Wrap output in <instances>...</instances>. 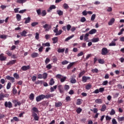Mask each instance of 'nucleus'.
Here are the masks:
<instances>
[{
	"instance_id": "f257e3e1",
	"label": "nucleus",
	"mask_w": 124,
	"mask_h": 124,
	"mask_svg": "<svg viewBox=\"0 0 124 124\" xmlns=\"http://www.w3.org/2000/svg\"><path fill=\"white\" fill-rule=\"evenodd\" d=\"M45 98V96L43 94L40 95L39 96H38L36 98V100L38 102L39 101H40V100H42V99H44Z\"/></svg>"
},
{
	"instance_id": "f03ea898",
	"label": "nucleus",
	"mask_w": 124,
	"mask_h": 124,
	"mask_svg": "<svg viewBox=\"0 0 124 124\" xmlns=\"http://www.w3.org/2000/svg\"><path fill=\"white\" fill-rule=\"evenodd\" d=\"M107 54H108V49L105 47L103 48L102 49V55L105 56L106 55H107Z\"/></svg>"
},
{
	"instance_id": "7ed1b4c3",
	"label": "nucleus",
	"mask_w": 124,
	"mask_h": 124,
	"mask_svg": "<svg viewBox=\"0 0 124 124\" xmlns=\"http://www.w3.org/2000/svg\"><path fill=\"white\" fill-rule=\"evenodd\" d=\"M5 107H8L9 108H11L12 107V104L10 102H5Z\"/></svg>"
},
{
	"instance_id": "20e7f679",
	"label": "nucleus",
	"mask_w": 124,
	"mask_h": 124,
	"mask_svg": "<svg viewBox=\"0 0 124 124\" xmlns=\"http://www.w3.org/2000/svg\"><path fill=\"white\" fill-rule=\"evenodd\" d=\"M32 117H33L34 120H35V121H38L39 120V118L38 116H37V114L36 113H35V112H32Z\"/></svg>"
},
{
	"instance_id": "39448f33",
	"label": "nucleus",
	"mask_w": 124,
	"mask_h": 124,
	"mask_svg": "<svg viewBox=\"0 0 124 124\" xmlns=\"http://www.w3.org/2000/svg\"><path fill=\"white\" fill-rule=\"evenodd\" d=\"M115 22V18H112L110 21L108 22V26H112L113 24Z\"/></svg>"
},
{
	"instance_id": "423d86ee",
	"label": "nucleus",
	"mask_w": 124,
	"mask_h": 124,
	"mask_svg": "<svg viewBox=\"0 0 124 124\" xmlns=\"http://www.w3.org/2000/svg\"><path fill=\"white\" fill-rule=\"evenodd\" d=\"M21 69H22V70H23V71L28 70V69H30V65H28V66H23L21 67Z\"/></svg>"
},
{
	"instance_id": "0eeeda50",
	"label": "nucleus",
	"mask_w": 124,
	"mask_h": 124,
	"mask_svg": "<svg viewBox=\"0 0 124 124\" xmlns=\"http://www.w3.org/2000/svg\"><path fill=\"white\" fill-rule=\"evenodd\" d=\"M45 96V98H51V97H53V96H54V94H48L46 95H44Z\"/></svg>"
},
{
	"instance_id": "6e6552de",
	"label": "nucleus",
	"mask_w": 124,
	"mask_h": 124,
	"mask_svg": "<svg viewBox=\"0 0 124 124\" xmlns=\"http://www.w3.org/2000/svg\"><path fill=\"white\" fill-rule=\"evenodd\" d=\"M24 20H25V24H28L31 22V17H28V18H25Z\"/></svg>"
},
{
	"instance_id": "1a4fd4ad",
	"label": "nucleus",
	"mask_w": 124,
	"mask_h": 124,
	"mask_svg": "<svg viewBox=\"0 0 124 124\" xmlns=\"http://www.w3.org/2000/svg\"><path fill=\"white\" fill-rule=\"evenodd\" d=\"M6 79H7V80H11L12 81V82H14V80H15V78H14L11 77L9 76H8L6 77Z\"/></svg>"
},
{
	"instance_id": "9d476101",
	"label": "nucleus",
	"mask_w": 124,
	"mask_h": 124,
	"mask_svg": "<svg viewBox=\"0 0 124 124\" xmlns=\"http://www.w3.org/2000/svg\"><path fill=\"white\" fill-rule=\"evenodd\" d=\"M15 62H16V60L11 61L7 64V65H12V64H14Z\"/></svg>"
},
{
	"instance_id": "9b49d317",
	"label": "nucleus",
	"mask_w": 124,
	"mask_h": 124,
	"mask_svg": "<svg viewBox=\"0 0 124 124\" xmlns=\"http://www.w3.org/2000/svg\"><path fill=\"white\" fill-rule=\"evenodd\" d=\"M56 8V6L52 5L50 6L49 9L47 10V12H50L52 9H55Z\"/></svg>"
},
{
	"instance_id": "f8f14e48",
	"label": "nucleus",
	"mask_w": 124,
	"mask_h": 124,
	"mask_svg": "<svg viewBox=\"0 0 124 124\" xmlns=\"http://www.w3.org/2000/svg\"><path fill=\"white\" fill-rule=\"evenodd\" d=\"M89 35H90V34H89V33H87L85 34L84 36V40H85V41H87V42H89V41H88L89 40V37H88Z\"/></svg>"
},
{
	"instance_id": "ddd939ff",
	"label": "nucleus",
	"mask_w": 124,
	"mask_h": 124,
	"mask_svg": "<svg viewBox=\"0 0 124 124\" xmlns=\"http://www.w3.org/2000/svg\"><path fill=\"white\" fill-rule=\"evenodd\" d=\"M96 32V30L95 29H92L88 33L89 34H93V33H95Z\"/></svg>"
},
{
	"instance_id": "4468645a",
	"label": "nucleus",
	"mask_w": 124,
	"mask_h": 124,
	"mask_svg": "<svg viewBox=\"0 0 124 124\" xmlns=\"http://www.w3.org/2000/svg\"><path fill=\"white\" fill-rule=\"evenodd\" d=\"M31 57H32V58H36V57H38V53L36 52H33L31 54Z\"/></svg>"
},
{
	"instance_id": "2eb2a0df",
	"label": "nucleus",
	"mask_w": 124,
	"mask_h": 124,
	"mask_svg": "<svg viewBox=\"0 0 124 124\" xmlns=\"http://www.w3.org/2000/svg\"><path fill=\"white\" fill-rule=\"evenodd\" d=\"M53 44H55V43H57L58 42V37H54L52 39Z\"/></svg>"
},
{
	"instance_id": "dca6fc26",
	"label": "nucleus",
	"mask_w": 124,
	"mask_h": 124,
	"mask_svg": "<svg viewBox=\"0 0 124 124\" xmlns=\"http://www.w3.org/2000/svg\"><path fill=\"white\" fill-rule=\"evenodd\" d=\"M62 105V104L60 102L55 103V107H61Z\"/></svg>"
},
{
	"instance_id": "f3484780",
	"label": "nucleus",
	"mask_w": 124,
	"mask_h": 124,
	"mask_svg": "<svg viewBox=\"0 0 124 124\" xmlns=\"http://www.w3.org/2000/svg\"><path fill=\"white\" fill-rule=\"evenodd\" d=\"M91 41L93 42H98L99 41V38H93L91 40Z\"/></svg>"
},
{
	"instance_id": "a211bd4d",
	"label": "nucleus",
	"mask_w": 124,
	"mask_h": 124,
	"mask_svg": "<svg viewBox=\"0 0 124 124\" xmlns=\"http://www.w3.org/2000/svg\"><path fill=\"white\" fill-rule=\"evenodd\" d=\"M27 32L26 31H23L21 33H20V34L22 36H27Z\"/></svg>"
},
{
	"instance_id": "6ab92c4d",
	"label": "nucleus",
	"mask_w": 124,
	"mask_h": 124,
	"mask_svg": "<svg viewBox=\"0 0 124 124\" xmlns=\"http://www.w3.org/2000/svg\"><path fill=\"white\" fill-rule=\"evenodd\" d=\"M6 58L4 57V56H3V54H2L1 55H0V60L1 61H5Z\"/></svg>"
},
{
	"instance_id": "aec40b11",
	"label": "nucleus",
	"mask_w": 124,
	"mask_h": 124,
	"mask_svg": "<svg viewBox=\"0 0 124 124\" xmlns=\"http://www.w3.org/2000/svg\"><path fill=\"white\" fill-rule=\"evenodd\" d=\"M7 38V35L5 34L0 35V38H2V39H6Z\"/></svg>"
},
{
	"instance_id": "412c9836",
	"label": "nucleus",
	"mask_w": 124,
	"mask_h": 124,
	"mask_svg": "<svg viewBox=\"0 0 124 124\" xmlns=\"http://www.w3.org/2000/svg\"><path fill=\"white\" fill-rule=\"evenodd\" d=\"M55 84V81H54V79L51 78L49 82V85L50 86H53Z\"/></svg>"
},
{
	"instance_id": "4be33fe9",
	"label": "nucleus",
	"mask_w": 124,
	"mask_h": 124,
	"mask_svg": "<svg viewBox=\"0 0 124 124\" xmlns=\"http://www.w3.org/2000/svg\"><path fill=\"white\" fill-rule=\"evenodd\" d=\"M26 1H27V0H17L16 2L18 3H24Z\"/></svg>"
},
{
	"instance_id": "5701e85b",
	"label": "nucleus",
	"mask_w": 124,
	"mask_h": 124,
	"mask_svg": "<svg viewBox=\"0 0 124 124\" xmlns=\"http://www.w3.org/2000/svg\"><path fill=\"white\" fill-rule=\"evenodd\" d=\"M70 82L72 84H75V83H76V79H75V78H71Z\"/></svg>"
},
{
	"instance_id": "b1692460",
	"label": "nucleus",
	"mask_w": 124,
	"mask_h": 124,
	"mask_svg": "<svg viewBox=\"0 0 124 124\" xmlns=\"http://www.w3.org/2000/svg\"><path fill=\"white\" fill-rule=\"evenodd\" d=\"M57 14H58V15H59V16H62V15L63 12H62V11H61V10H58L57 11Z\"/></svg>"
},
{
	"instance_id": "393cba45",
	"label": "nucleus",
	"mask_w": 124,
	"mask_h": 124,
	"mask_svg": "<svg viewBox=\"0 0 124 124\" xmlns=\"http://www.w3.org/2000/svg\"><path fill=\"white\" fill-rule=\"evenodd\" d=\"M85 73L86 72L85 71H83L82 72H80L78 75V77L79 78L80 77H82V76H83V75H84V74H85Z\"/></svg>"
},
{
	"instance_id": "a878e982",
	"label": "nucleus",
	"mask_w": 124,
	"mask_h": 124,
	"mask_svg": "<svg viewBox=\"0 0 124 124\" xmlns=\"http://www.w3.org/2000/svg\"><path fill=\"white\" fill-rule=\"evenodd\" d=\"M95 102L96 103H102V100L101 99H97L95 100Z\"/></svg>"
},
{
	"instance_id": "bb28decb",
	"label": "nucleus",
	"mask_w": 124,
	"mask_h": 124,
	"mask_svg": "<svg viewBox=\"0 0 124 124\" xmlns=\"http://www.w3.org/2000/svg\"><path fill=\"white\" fill-rule=\"evenodd\" d=\"M30 99H31V100H33L34 98V95L33 94V93H31L30 94V97H29Z\"/></svg>"
},
{
	"instance_id": "cd10ccee",
	"label": "nucleus",
	"mask_w": 124,
	"mask_h": 124,
	"mask_svg": "<svg viewBox=\"0 0 124 124\" xmlns=\"http://www.w3.org/2000/svg\"><path fill=\"white\" fill-rule=\"evenodd\" d=\"M105 110H106V105H103L102 107V108L101 109V111L104 112Z\"/></svg>"
},
{
	"instance_id": "c85d7f7f",
	"label": "nucleus",
	"mask_w": 124,
	"mask_h": 124,
	"mask_svg": "<svg viewBox=\"0 0 124 124\" xmlns=\"http://www.w3.org/2000/svg\"><path fill=\"white\" fill-rule=\"evenodd\" d=\"M47 76H48V74L46 73H44L43 74V79H46L47 78Z\"/></svg>"
},
{
	"instance_id": "c756f323",
	"label": "nucleus",
	"mask_w": 124,
	"mask_h": 124,
	"mask_svg": "<svg viewBox=\"0 0 124 124\" xmlns=\"http://www.w3.org/2000/svg\"><path fill=\"white\" fill-rule=\"evenodd\" d=\"M74 37V35H72L68 37H67V38L65 39V41H68V40H69L70 39H71V38H72V37Z\"/></svg>"
},
{
	"instance_id": "7c9ffc66",
	"label": "nucleus",
	"mask_w": 124,
	"mask_h": 124,
	"mask_svg": "<svg viewBox=\"0 0 124 124\" xmlns=\"http://www.w3.org/2000/svg\"><path fill=\"white\" fill-rule=\"evenodd\" d=\"M85 88L86 90H90V89L92 88V85L88 84L86 86Z\"/></svg>"
},
{
	"instance_id": "2f4dec72",
	"label": "nucleus",
	"mask_w": 124,
	"mask_h": 124,
	"mask_svg": "<svg viewBox=\"0 0 124 124\" xmlns=\"http://www.w3.org/2000/svg\"><path fill=\"white\" fill-rule=\"evenodd\" d=\"M14 77H15V78H16V79H19V78H20V77H19V75H18L17 73H15L14 74Z\"/></svg>"
},
{
	"instance_id": "473e14b6",
	"label": "nucleus",
	"mask_w": 124,
	"mask_h": 124,
	"mask_svg": "<svg viewBox=\"0 0 124 124\" xmlns=\"http://www.w3.org/2000/svg\"><path fill=\"white\" fill-rule=\"evenodd\" d=\"M74 64V62H72L70 63V64L68 65V66H67V69H70V68L73 66V65Z\"/></svg>"
},
{
	"instance_id": "72a5a7b5",
	"label": "nucleus",
	"mask_w": 124,
	"mask_h": 124,
	"mask_svg": "<svg viewBox=\"0 0 124 124\" xmlns=\"http://www.w3.org/2000/svg\"><path fill=\"white\" fill-rule=\"evenodd\" d=\"M58 53H63L64 52V48H62V49H58Z\"/></svg>"
},
{
	"instance_id": "f704fd0d",
	"label": "nucleus",
	"mask_w": 124,
	"mask_h": 124,
	"mask_svg": "<svg viewBox=\"0 0 124 124\" xmlns=\"http://www.w3.org/2000/svg\"><path fill=\"white\" fill-rule=\"evenodd\" d=\"M42 45H43V46L44 47H45V46H47V47H49V46H50V43H45V44L43 43V44H42Z\"/></svg>"
},
{
	"instance_id": "c9c22d12",
	"label": "nucleus",
	"mask_w": 124,
	"mask_h": 124,
	"mask_svg": "<svg viewBox=\"0 0 124 124\" xmlns=\"http://www.w3.org/2000/svg\"><path fill=\"white\" fill-rule=\"evenodd\" d=\"M21 15L19 14H17L16 15V19L18 21H20L21 20Z\"/></svg>"
},
{
	"instance_id": "e433bc0d",
	"label": "nucleus",
	"mask_w": 124,
	"mask_h": 124,
	"mask_svg": "<svg viewBox=\"0 0 124 124\" xmlns=\"http://www.w3.org/2000/svg\"><path fill=\"white\" fill-rule=\"evenodd\" d=\"M38 25V22H32L31 24V27H35V26H37Z\"/></svg>"
},
{
	"instance_id": "4c0bfd02",
	"label": "nucleus",
	"mask_w": 124,
	"mask_h": 124,
	"mask_svg": "<svg viewBox=\"0 0 124 124\" xmlns=\"http://www.w3.org/2000/svg\"><path fill=\"white\" fill-rule=\"evenodd\" d=\"M95 14H93L91 16V21H94V19H95Z\"/></svg>"
},
{
	"instance_id": "58836bf2",
	"label": "nucleus",
	"mask_w": 124,
	"mask_h": 124,
	"mask_svg": "<svg viewBox=\"0 0 124 124\" xmlns=\"http://www.w3.org/2000/svg\"><path fill=\"white\" fill-rule=\"evenodd\" d=\"M56 89H57V85L53 86V87L50 88L51 92H54V91H55V90H56Z\"/></svg>"
},
{
	"instance_id": "ea45409f",
	"label": "nucleus",
	"mask_w": 124,
	"mask_h": 124,
	"mask_svg": "<svg viewBox=\"0 0 124 124\" xmlns=\"http://www.w3.org/2000/svg\"><path fill=\"white\" fill-rule=\"evenodd\" d=\"M98 61L99 63H101L102 64H103V63H104L105 62L104 60H103V59H99Z\"/></svg>"
},
{
	"instance_id": "a19ab883",
	"label": "nucleus",
	"mask_w": 124,
	"mask_h": 124,
	"mask_svg": "<svg viewBox=\"0 0 124 124\" xmlns=\"http://www.w3.org/2000/svg\"><path fill=\"white\" fill-rule=\"evenodd\" d=\"M115 113L116 112H115V110H114V109H112L109 114L111 115H115Z\"/></svg>"
},
{
	"instance_id": "79ce46f5",
	"label": "nucleus",
	"mask_w": 124,
	"mask_h": 124,
	"mask_svg": "<svg viewBox=\"0 0 124 124\" xmlns=\"http://www.w3.org/2000/svg\"><path fill=\"white\" fill-rule=\"evenodd\" d=\"M63 7H64V9H68V8L69 7L68 6V5H67V4L64 3V4L63 5Z\"/></svg>"
},
{
	"instance_id": "37998d69",
	"label": "nucleus",
	"mask_w": 124,
	"mask_h": 124,
	"mask_svg": "<svg viewBox=\"0 0 124 124\" xmlns=\"http://www.w3.org/2000/svg\"><path fill=\"white\" fill-rule=\"evenodd\" d=\"M14 121H16V122H17V121H19V119H18V118H17L16 117H14L13 118V119H12V120H11V121L12 122H13Z\"/></svg>"
},
{
	"instance_id": "c03bdc74",
	"label": "nucleus",
	"mask_w": 124,
	"mask_h": 124,
	"mask_svg": "<svg viewBox=\"0 0 124 124\" xmlns=\"http://www.w3.org/2000/svg\"><path fill=\"white\" fill-rule=\"evenodd\" d=\"M35 38L37 39V40H38V39H39V33H38V32H36Z\"/></svg>"
},
{
	"instance_id": "a18cd8bd",
	"label": "nucleus",
	"mask_w": 124,
	"mask_h": 124,
	"mask_svg": "<svg viewBox=\"0 0 124 124\" xmlns=\"http://www.w3.org/2000/svg\"><path fill=\"white\" fill-rule=\"evenodd\" d=\"M80 22L82 23H84V22H86V18L85 17H82L80 19Z\"/></svg>"
},
{
	"instance_id": "49530a36",
	"label": "nucleus",
	"mask_w": 124,
	"mask_h": 124,
	"mask_svg": "<svg viewBox=\"0 0 124 124\" xmlns=\"http://www.w3.org/2000/svg\"><path fill=\"white\" fill-rule=\"evenodd\" d=\"M62 30H59V31H58V32L56 33L55 35H60V34H62Z\"/></svg>"
},
{
	"instance_id": "de8ad7c7",
	"label": "nucleus",
	"mask_w": 124,
	"mask_h": 124,
	"mask_svg": "<svg viewBox=\"0 0 124 124\" xmlns=\"http://www.w3.org/2000/svg\"><path fill=\"white\" fill-rule=\"evenodd\" d=\"M77 112L78 113V114H80V112H82V108H78L77 109Z\"/></svg>"
},
{
	"instance_id": "09e8293b",
	"label": "nucleus",
	"mask_w": 124,
	"mask_h": 124,
	"mask_svg": "<svg viewBox=\"0 0 124 124\" xmlns=\"http://www.w3.org/2000/svg\"><path fill=\"white\" fill-rule=\"evenodd\" d=\"M68 62H69L68 61L65 60V61L62 62V64L63 65H64V64H67V63H68Z\"/></svg>"
},
{
	"instance_id": "8fccbe9b",
	"label": "nucleus",
	"mask_w": 124,
	"mask_h": 124,
	"mask_svg": "<svg viewBox=\"0 0 124 124\" xmlns=\"http://www.w3.org/2000/svg\"><path fill=\"white\" fill-rule=\"evenodd\" d=\"M42 83H43V81L42 80H38L37 81H36L35 82V84H36L37 85L38 84H40L41 85H42Z\"/></svg>"
},
{
	"instance_id": "3c124183",
	"label": "nucleus",
	"mask_w": 124,
	"mask_h": 124,
	"mask_svg": "<svg viewBox=\"0 0 124 124\" xmlns=\"http://www.w3.org/2000/svg\"><path fill=\"white\" fill-rule=\"evenodd\" d=\"M3 97H4V94L3 93L0 94V100H2L3 99Z\"/></svg>"
},
{
	"instance_id": "603ef678",
	"label": "nucleus",
	"mask_w": 124,
	"mask_h": 124,
	"mask_svg": "<svg viewBox=\"0 0 124 124\" xmlns=\"http://www.w3.org/2000/svg\"><path fill=\"white\" fill-rule=\"evenodd\" d=\"M82 82H87V77L86 76H83L82 77Z\"/></svg>"
},
{
	"instance_id": "864d4df0",
	"label": "nucleus",
	"mask_w": 124,
	"mask_h": 124,
	"mask_svg": "<svg viewBox=\"0 0 124 124\" xmlns=\"http://www.w3.org/2000/svg\"><path fill=\"white\" fill-rule=\"evenodd\" d=\"M66 80V77H64L62 78L61 79V82L62 83L63 82H64Z\"/></svg>"
},
{
	"instance_id": "5fc2aeb1",
	"label": "nucleus",
	"mask_w": 124,
	"mask_h": 124,
	"mask_svg": "<svg viewBox=\"0 0 124 124\" xmlns=\"http://www.w3.org/2000/svg\"><path fill=\"white\" fill-rule=\"evenodd\" d=\"M64 89L65 91H67V90L69 89V86L68 85H65Z\"/></svg>"
},
{
	"instance_id": "6e6d98bb",
	"label": "nucleus",
	"mask_w": 124,
	"mask_h": 124,
	"mask_svg": "<svg viewBox=\"0 0 124 124\" xmlns=\"http://www.w3.org/2000/svg\"><path fill=\"white\" fill-rule=\"evenodd\" d=\"M13 92L14 94H16L17 93V90H16V88H13Z\"/></svg>"
},
{
	"instance_id": "4d7b16f0",
	"label": "nucleus",
	"mask_w": 124,
	"mask_h": 124,
	"mask_svg": "<svg viewBox=\"0 0 124 124\" xmlns=\"http://www.w3.org/2000/svg\"><path fill=\"white\" fill-rule=\"evenodd\" d=\"M11 83L10 82H9L7 85V90H9V88H11Z\"/></svg>"
},
{
	"instance_id": "13d9d810",
	"label": "nucleus",
	"mask_w": 124,
	"mask_h": 124,
	"mask_svg": "<svg viewBox=\"0 0 124 124\" xmlns=\"http://www.w3.org/2000/svg\"><path fill=\"white\" fill-rule=\"evenodd\" d=\"M70 29H71V25H70L69 24L67 25V29L68 31H70Z\"/></svg>"
},
{
	"instance_id": "bf43d9fd",
	"label": "nucleus",
	"mask_w": 124,
	"mask_h": 124,
	"mask_svg": "<svg viewBox=\"0 0 124 124\" xmlns=\"http://www.w3.org/2000/svg\"><path fill=\"white\" fill-rule=\"evenodd\" d=\"M46 64H48V62H50V59L49 58H46L45 61Z\"/></svg>"
},
{
	"instance_id": "052dcab7",
	"label": "nucleus",
	"mask_w": 124,
	"mask_h": 124,
	"mask_svg": "<svg viewBox=\"0 0 124 124\" xmlns=\"http://www.w3.org/2000/svg\"><path fill=\"white\" fill-rule=\"evenodd\" d=\"M52 65H51V64H49L46 66V68H47L48 69H51L52 68Z\"/></svg>"
},
{
	"instance_id": "680f3d73",
	"label": "nucleus",
	"mask_w": 124,
	"mask_h": 124,
	"mask_svg": "<svg viewBox=\"0 0 124 124\" xmlns=\"http://www.w3.org/2000/svg\"><path fill=\"white\" fill-rule=\"evenodd\" d=\"M77 104V105H81V99H78Z\"/></svg>"
},
{
	"instance_id": "e2e57ef3",
	"label": "nucleus",
	"mask_w": 124,
	"mask_h": 124,
	"mask_svg": "<svg viewBox=\"0 0 124 124\" xmlns=\"http://www.w3.org/2000/svg\"><path fill=\"white\" fill-rule=\"evenodd\" d=\"M92 72H95L96 73H97V72H98V69L95 68L94 69H92Z\"/></svg>"
},
{
	"instance_id": "0e129e2a",
	"label": "nucleus",
	"mask_w": 124,
	"mask_h": 124,
	"mask_svg": "<svg viewBox=\"0 0 124 124\" xmlns=\"http://www.w3.org/2000/svg\"><path fill=\"white\" fill-rule=\"evenodd\" d=\"M118 121L119 122H123V121H124V117L118 118Z\"/></svg>"
},
{
	"instance_id": "69168bd1",
	"label": "nucleus",
	"mask_w": 124,
	"mask_h": 124,
	"mask_svg": "<svg viewBox=\"0 0 124 124\" xmlns=\"http://www.w3.org/2000/svg\"><path fill=\"white\" fill-rule=\"evenodd\" d=\"M109 46H116V43L112 42L111 43L109 44Z\"/></svg>"
},
{
	"instance_id": "338daca9",
	"label": "nucleus",
	"mask_w": 124,
	"mask_h": 124,
	"mask_svg": "<svg viewBox=\"0 0 124 124\" xmlns=\"http://www.w3.org/2000/svg\"><path fill=\"white\" fill-rule=\"evenodd\" d=\"M112 124H117L118 123H117V121H116V119H113L112 120Z\"/></svg>"
},
{
	"instance_id": "774afa93",
	"label": "nucleus",
	"mask_w": 124,
	"mask_h": 124,
	"mask_svg": "<svg viewBox=\"0 0 124 124\" xmlns=\"http://www.w3.org/2000/svg\"><path fill=\"white\" fill-rule=\"evenodd\" d=\"M42 16H45L46 15V11L43 10L42 12Z\"/></svg>"
}]
</instances>
